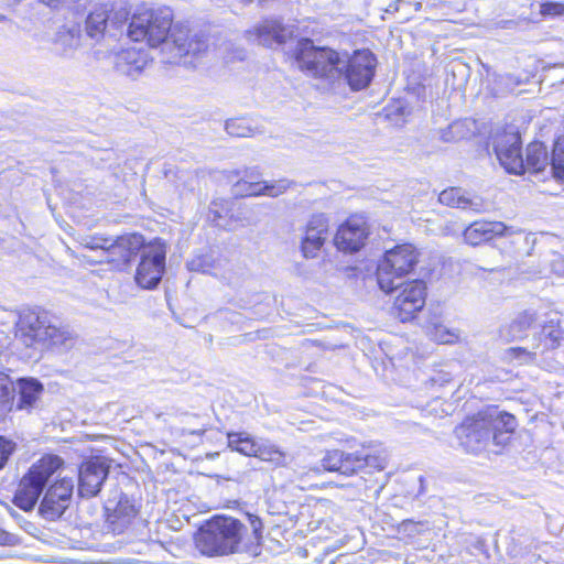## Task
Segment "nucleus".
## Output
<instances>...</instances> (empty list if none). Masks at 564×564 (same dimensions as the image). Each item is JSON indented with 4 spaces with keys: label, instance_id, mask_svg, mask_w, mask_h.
<instances>
[{
    "label": "nucleus",
    "instance_id": "obj_12",
    "mask_svg": "<svg viewBox=\"0 0 564 564\" xmlns=\"http://www.w3.org/2000/svg\"><path fill=\"white\" fill-rule=\"evenodd\" d=\"M51 317L48 313L40 307L23 308L19 313L15 324V336L25 347H33L42 344L46 338Z\"/></svg>",
    "mask_w": 564,
    "mask_h": 564
},
{
    "label": "nucleus",
    "instance_id": "obj_42",
    "mask_svg": "<svg viewBox=\"0 0 564 564\" xmlns=\"http://www.w3.org/2000/svg\"><path fill=\"white\" fill-rule=\"evenodd\" d=\"M207 48L206 41L203 36L194 35L185 46L183 56L193 55L197 56L205 52Z\"/></svg>",
    "mask_w": 564,
    "mask_h": 564
},
{
    "label": "nucleus",
    "instance_id": "obj_6",
    "mask_svg": "<svg viewBox=\"0 0 564 564\" xmlns=\"http://www.w3.org/2000/svg\"><path fill=\"white\" fill-rule=\"evenodd\" d=\"M417 263V252L412 245L397 246L384 253L377 268V281L379 288L390 293L402 285L406 276Z\"/></svg>",
    "mask_w": 564,
    "mask_h": 564
},
{
    "label": "nucleus",
    "instance_id": "obj_26",
    "mask_svg": "<svg viewBox=\"0 0 564 564\" xmlns=\"http://www.w3.org/2000/svg\"><path fill=\"white\" fill-rule=\"evenodd\" d=\"M536 323L541 327L540 339L543 341L544 349L558 347L564 334L561 327L560 314L557 312H550L545 315V318H538Z\"/></svg>",
    "mask_w": 564,
    "mask_h": 564
},
{
    "label": "nucleus",
    "instance_id": "obj_22",
    "mask_svg": "<svg viewBox=\"0 0 564 564\" xmlns=\"http://www.w3.org/2000/svg\"><path fill=\"white\" fill-rule=\"evenodd\" d=\"M516 231L500 221L477 220L463 231L464 241L470 246H479L496 237L511 236Z\"/></svg>",
    "mask_w": 564,
    "mask_h": 564
},
{
    "label": "nucleus",
    "instance_id": "obj_62",
    "mask_svg": "<svg viewBox=\"0 0 564 564\" xmlns=\"http://www.w3.org/2000/svg\"><path fill=\"white\" fill-rule=\"evenodd\" d=\"M561 536L564 540V525L562 527V530H561Z\"/></svg>",
    "mask_w": 564,
    "mask_h": 564
},
{
    "label": "nucleus",
    "instance_id": "obj_25",
    "mask_svg": "<svg viewBox=\"0 0 564 564\" xmlns=\"http://www.w3.org/2000/svg\"><path fill=\"white\" fill-rule=\"evenodd\" d=\"M144 239L140 234H129L110 239L108 262L121 261L129 263L131 257L144 248Z\"/></svg>",
    "mask_w": 564,
    "mask_h": 564
},
{
    "label": "nucleus",
    "instance_id": "obj_29",
    "mask_svg": "<svg viewBox=\"0 0 564 564\" xmlns=\"http://www.w3.org/2000/svg\"><path fill=\"white\" fill-rule=\"evenodd\" d=\"M438 200L441 204L460 208L463 210H473L479 213L481 210L482 204L478 198H469L462 193L460 188L451 187L444 189L438 195Z\"/></svg>",
    "mask_w": 564,
    "mask_h": 564
},
{
    "label": "nucleus",
    "instance_id": "obj_45",
    "mask_svg": "<svg viewBox=\"0 0 564 564\" xmlns=\"http://www.w3.org/2000/svg\"><path fill=\"white\" fill-rule=\"evenodd\" d=\"M540 13L543 17H562L564 15V3L546 1L541 3Z\"/></svg>",
    "mask_w": 564,
    "mask_h": 564
},
{
    "label": "nucleus",
    "instance_id": "obj_49",
    "mask_svg": "<svg viewBox=\"0 0 564 564\" xmlns=\"http://www.w3.org/2000/svg\"><path fill=\"white\" fill-rule=\"evenodd\" d=\"M411 6V2L405 0H392L388 8L386 9V12L388 13H394L401 11L402 7Z\"/></svg>",
    "mask_w": 564,
    "mask_h": 564
},
{
    "label": "nucleus",
    "instance_id": "obj_52",
    "mask_svg": "<svg viewBox=\"0 0 564 564\" xmlns=\"http://www.w3.org/2000/svg\"><path fill=\"white\" fill-rule=\"evenodd\" d=\"M417 524L419 523L414 522L413 520H404L401 525L404 532H414V529L416 528Z\"/></svg>",
    "mask_w": 564,
    "mask_h": 564
},
{
    "label": "nucleus",
    "instance_id": "obj_58",
    "mask_svg": "<svg viewBox=\"0 0 564 564\" xmlns=\"http://www.w3.org/2000/svg\"><path fill=\"white\" fill-rule=\"evenodd\" d=\"M411 6L402 7L401 10L404 11V20H410V11L408 10Z\"/></svg>",
    "mask_w": 564,
    "mask_h": 564
},
{
    "label": "nucleus",
    "instance_id": "obj_21",
    "mask_svg": "<svg viewBox=\"0 0 564 564\" xmlns=\"http://www.w3.org/2000/svg\"><path fill=\"white\" fill-rule=\"evenodd\" d=\"M330 237L328 218L324 214L314 215L306 225L301 251L306 259L316 258Z\"/></svg>",
    "mask_w": 564,
    "mask_h": 564
},
{
    "label": "nucleus",
    "instance_id": "obj_60",
    "mask_svg": "<svg viewBox=\"0 0 564 564\" xmlns=\"http://www.w3.org/2000/svg\"><path fill=\"white\" fill-rule=\"evenodd\" d=\"M254 0H240L245 6L252 3Z\"/></svg>",
    "mask_w": 564,
    "mask_h": 564
},
{
    "label": "nucleus",
    "instance_id": "obj_32",
    "mask_svg": "<svg viewBox=\"0 0 564 564\" xmlns=\"http://www.w3.org/2000/svg\"><path fill=\"white\" fill-rule=\"evenodd\" d=\"M189 30L184 24H171V31L169 33L167 42L163 43L165 47H172L176 51L175 56L182 57L185 51L186 44L189 42Z\"/></svg>",
    "mask_w": 564,
    "mask_h": 564
},
{
    "label": "nucleus",
    "instance_id": "obj_30",
    "mask_svg": "<svg viewBox=\"0 0 564 564\" xmlns=\"http://www.w3.org/2000/svg\"><path fill=\"white\" fill-rule=\"evenodd\" d=\"M47 327V335L42 344L64 350L70 349L75 345L76 337L67 326L56 325L51 319Z\"/></svg>",
    "mask_w": 564,
    "mask_h": 564
},
{
    "label": "nucleus",
    "instance_id": "obj_3",
    "mask_svg": "<svg viewBox=\"0 0 564 564\" xmlns=\"http://www.w3.org/2000/svg\"><path fill=\"white\" fill-rule=\"evenodd\" d=\"M245 529V525L235 518L215 517L196 533V547L208 556L235 553L238 551Z\"/></svg>",
    "mask_w": 564,
    "mask_h": 564
},
{
    "label": "nucleus",
    "instance_id": "obj_36",
    "mask_svg": "<svg viewBox=\"0 0 564 564\" xmlns=\"http://www.w3.org/2000/svg\"><path fill=\"white\" fill-rule=\"evenodd\" d=\"M225 129L228 134L237 138H248L253 135V129L246 118L227 120Z\"/></svg>",
    "mask_w": 564,
    "mask_h": 564
},
{
    "label": "nucleus",
    "instance_id": "obj_38",
    "mask_svg": "<svg viewBox=\"0 0 564 564\" xmlns=\"http://www.w3.org/2000/svg\"><path fill=\"white\" fill-rule=\"evenodd\" d=\"M9 376L4 372H0V421L4 420V417L10 413V406L12 404L9 403L10 391L8 390Z\"/></svg>",
    "mask_w": 564,
    "mask_h": 564
},
{
    "label": "nucleus",
    "instance_id": "obj_47",
    "mask_svg": "<svg viewBox=\"0 0 564 564\" xmlns=\"http://www.w3.org/2000/svg\"><path fill=\"white\" fill-rule=\"evenodd\" d=\"M248 520H249V523H250V527L252 530L253 538L257 541V543H259L260 539L262 536L261 535L262 522L258 517L251 516V514L248 516Z\"/></svg>",
    "mask_w": 564,
    "mask_h": 564
},
{
    "label": "nucleus",
    "instance_id": "obj_19",
    "mask_svg": "<svg viewBox=\"0 0 564 564\" xmlns=\"http://www.w3.org/2000/svg\"><path fill=\"white\" fill-rule=\"evenodd\" d=\"M108 528L113 533H121L138 513L134 501L126 494L119 492L105 503Z\"/></svg>",
    "mask_w": 564,
    "mask_h": 564
},
{
    "label": "nucleus",
    "instance_id": "obj_4",
    "mask_svg": "<svg viewBox=\"0 0 564 564\" xmlns=\"http://www.w3.org/2000/svg\"><path fill=\"white\" fill-rule=\"evenodd\" d=\"M173 22V12L167 7H140L127 22L124 31L132 41H145L156 47L166 41Z\"/></svg>",
    "mask_w": 564,
    "mask_h": 564
},
{
    "label": "nucleus",
    "instance_id": "obj_48",
    "mask_svg": "<svg viewBox=\"0 0 564 564\" xmlns=\"http://www.w3.org/2000/svg\"><path fill=\"white\" fill-rule=\"evenodd\" d=\"M20 543V538L13 533L7 532L6 530L0 528V545H18Z\"/></svg>",
    "mask_w": 564,
    "mask_h": 564
},
{
    "label": "nucleus",
    "instance_id": "obj_14",
    "mask_svg": "<svg viewBox=\"0 0 564 564\" xmlns=\"http://www.w3.org/2000/svg\"><path fill=\"white\" fill-rule=\"evenodd\" d=\"M494 149L500 165L508 173L521 174L524 172L522 142L518 131H506L497 137Z\"/></svg>",
    "mask_w": 564,
    "mask_h": 564
},
{
    "label": "nucleus",
    "instance_id": "obj_46",
    "mask_svg": "<svg viewBox=\"0 0 564 564\" xmlns=\"http://www.w3.org/2000/svg\"><path fill=\"white\" fill-rule=\"evenodd\" d=\"M506 354L509 358L518 360L520 364L529 362L533 359V354L522 347H511Z\"/></svg>",
    "mask_w": 564,
    "mask_h": 564
},
{
    "label": "nucleus",
    "instance_id": "obj_50",
    "mask_svg": "<svg viewBox=\"0 0 564 564\" xmlns=\"http://www.w3.org/2000/svg\"><path fill=\"white\" fill-rule=\"evenodd\" d=\"M216 207H217V203L213 202L210 205V208H209V218L212 219L213 223L216 224V226L221 227L223 225L219 223V219L221 218V214Z\"/></svg>",
    "mask_w": 564,
    "mask_h": 564
},
{
    "label": "nucleus",
    "instance_id": "obj_8",
    "mask_svg": "<svg viewBox=\"0 0 564 564\" xmlns=\"http://www.w3.org/2000/svg\"><path fill=\"white\" fill-rule=\"evenodd\" d=\"M377 67V57L369 50H356L352 54L344 52L339 68L340 76L336 88L347 85L350 90L359 91L371 84Z\"/></svg>",
    "mask_w": 564,
    "mask_h": 564
},
{
    "label": "nucleus",
    "instance_id": "obj_9",
    "mask_svg": "<svg viewBox=\"0 0 564 564\" xmlns=\"http://www.w3.org/2000/svg\"><path fill=\"white\" fill-rule=\"evenodd\" d=\"M128 20V12L124 9L112 11L102 4L96 7L87 15L85 32L88 37L96 42L106 36L117 39L123 34Z\"/></svg>",
    "mask_w": 564,
    "mask_h": 564
},
{
    "label": "nucleus",
    "instance_id": "obj_18",
    "mask_svg": "<svg viewBox=\"0 0 564 564\" xmlns=\"http://www.w3.org/2000/svg\"><path fill=\"white\" fill-rule=\"evenodd\" d=\"M402 291L394 300L393 310L401 322L411 321L415 313L425 305V283L422 280H413L404 283L402 281Z\"/></svg>",
    "mask_w": 564,
    "mask_h": 564
},
{
    "label": "nucleus",
    "instance_id": "obj_34",
    "mask_svg": "<svg viewBox=\"0 0 564 564\" xmlns=\"http://www.w3.org/2000/svg\"><path fill=\"white\" fill-rule=\"evenodd\" d=\"M384 117L395 126H402L411 115V107L403 99L393 100L383 108Z\"/></svg>",
    "mask_w": 564,
    "mask_h": 564
},
{
    "label": "nucleus",
    "instance_id": "obj_51",
    "mask_svg": "<svg viewBox=\"0 0 564 564\" xmlns=\"http://www.w3.org/2000/svg\"><path fill=\"white\" fill-rule=\"evenodd\" d=\"M288 552H291L302 558L307 557V549L303 545H290Z\"/></svg>",
    "mask_w": 564,
    "mask_h": 564
},
{
    "label": "nucleus",
    "instance_id": "obj_1",
    "mask_svg": "<svg viewBox=\"0 0 564 564\" xmlns=\"http://www.w3.org/2000/svg\"><path fill=\"white\" fill-rule=\"evenodd\" d=\"M517 427L516 417L498 406H487L467 417L455 429V435L467 452L484 449L498 453L507 445Z\"/></svg>",
    "mask_w": 564,
    "mask_h": 564
},
{
    "label": "nucleus",
    "instance_id": "obj_23",
    "mask_svg": "<svg viewBox=\"0 0 564 564\" xmlns=\"http://www.w3.org/2000/svg\"><path fill=\"white\" fill-rule=\"evenodd\" d=\"M246 36L259 45L278 47L282 44V23L280 19H264L254 28L247 30Z\"/></svg>",
    "mask_w": 564,
    "mask_h": 564
},
{
    "label": "nucleus",
    "instance_id": "obj_44",
    "mask_svg": "<svg viewBox=\"0 0 564 564\" xmlns=\"http://www.w3.org/2000/svg\"><path fill=\"white\" fill-rule=\"evenodd\" d=\"M84 246L89 249H102L107 254V260L109 259L110 238L88 237L84 240Z\"/></svg>",
    "mask_w": 564,
    "mask_h": 564
},
{
    "label": "nucleus",
    "instance_id": "obj_55",
    "mask_svg": "<svg viewBox=\"0 0 564 564\" xmlns=\"http://www.w3.org/2000/svg\"><path fill=\"white\" fill-rule=\"evenodd\" d=\"M424 482H425V478L423 476H420L419 477L420 488H419V491H417V496H421L422 494H424V491H425Z\"/></svg>",
    "mask_w": 564,
    "mask_h": 564
},
{
    "label": "nucleus",
    "instance_id": "obj_16",
    "mask_svg": "<svg viewBox=\"0 0 564 564\" xmlns=\"http://www.w3.org/2000/svg\"><path fill=\"white\" fill-rule=\"evenodd\" d=\"M74 482L72 479L62 478L52 484L41 503L39 511L47 520H56L63 516L70 505L73 497Z\"/></svg>",
    "mask_w": 564,
    "mask_h": 564
},
{
    "label": "nucleus",
    "instance_id": "obj_53",
    "mask_svg": "<svg viewBox=\"0 0 564 564\" xmlns=\"http://www.w3.org/2000/svg\"><path fill=\"white\" fill-rule=\"evenodd\" d=\"M42 3L50 8L57 9L59 6L66 2V0H40Z\"/></svg>",
    "mask_w": 564,
    "mask_h": 564
},
{
    "label": "nucleus",
    "instance_id": "obj_59",
    "mask_svg": "<svg viewBox=\"0 0 564 564\" xmlns=\"http://www.w3.org/2000/svg\"><path fill=\"white\" fill-rule=\"evenodd\" d=\"M205 432V430H197V431H191V434L202 435Z\"/></svg>",
    "mask_w": 564,
    "mask_h": 564
},
{
    "label": "nucleus",
    "instance_id": "obj_40",
    "mask_svg": "<svg viewBox=\"0 0 564 564\" xmlns=\"http://www.w3.org/2000/svg\"><path fill=\"white\" fill-rule=\"evenodd\" d=\"M213 257L208 253H202L195 256L191 261L187 262V268L191 271L208 273L213 268Z\"/></svg>",
    "mask_w": 564,
    "mask_h": 564
},
{
    "label": "nucleus",
    "instance_id": "obj_35",
    "mask_svg": "<svg viewBox=\"0 0 564 564\" xmlns=\"http://www.w3.org/2000/svg\"><path fill=\"white\" fill-rule=\"evenodd\" d=\"M427 333L435 341L441 344H452L459 338V332L449 328L442 323H435L427 328Z\"/></svg>",
    "mask_w": 564,
    "mask_h": 564
},
{
    "label": "nucleus",
    "instance_id": "obj_61",
    "mask_svg": "<svg viewBox=\"0 0 564 564\" xmlns=\"http://www.w3.org/2000/svg\"><path fill=\"white\" fill-rule=\"evenodd\" d=\"M6 21H8V18L4 14L0 13V22H6Z\"/></svg>",
    "mask_w": 564,
    "mask_h": 564
},
{
    "label": "nucleus",
    "instance_id": "obj_27",
    "mask_svg": "<svg viewBox=\"0 0 564 564\" xmlns=\"http://www.w3.org/2000/svg\"><path fill=\"white\" fill-rule=\"evenodd\" d=\"M536 322L538 317L533 312L524 311L509 324L501 326L499 329V337L505 341L522 339L527 336V332Z\"/></svg>",
    "mask_w": 564,
    "mask_h": 564
},
{
    "label": "nucleus",
    "instance_id": "obj_39",
    "mask_svg": "<svg viewBox=\"0 0 564 564\" xmlns=\"http://www.w3.org/2000/svg\"><path fill=\"white\" fill-rule=\"evenodd\" d=\"M57 45H64L63 54L68 55L79 45V36L75 30L59 32L57 36Z\"/></svg>",
    "mask_w": 564,
    "mask_h": 564
},
{
    "label": "nucleus",
    "instance_id": "obj_37",
    "mask_svg": "<svg viewBox=\"0 0 564 564\" xmlns=\"http://www.w3.org/2000/svg\"><path fill=\"white\" fill-rule=\"evenodd\" d=\"M441 140L444 142H456L467 135L466 124L464 121H454L441 131Z\"/></svg>",
    "mask_w": 564,
    "mask_h": 564
},
{
    "label": "nucleus",
    "instance_id": "obj_57",
    "mask_svg": "<svg viewBox=\"0 0 564 564\" xmlns=\"http://www.w3.org/2000/svg\"><path fill=\"white\" fill-rule=\"evenodd\" d=\"M413 8H414V11H415V12L421 11V10L423 9V2H422V1H415V2L413 3Z\"/></svg>",
    "mask_w": 564,
    "mask_h": 564
},
{
    "label": "nucleus",
    "instance_id": "obj_54",
    "mask_svg": "<svg viewBox=\"0 0 564 564\" xmlns=\"http://www.w3.org/2000/svg\"><path fill=\"white\" fill-rule=\"evenodd\" d=\"M443 6H444V2L437 1V0H427L425 2V9H434V8H438V7H443Z\"/></svg>",
    "mask_w": 564,
    "mask_h": 564
},
{
    "label": "nucleus",
    "instance_id": "obj_56",
    "mask_svg": "<svg viewBox=\"0 0 564 564\" xmlns=\"http://www.w3.org/2000/svg\"><path fill=\"white\" fill-rule=\"evenodd\" d=\"M23 0H4L6 4L8 7H14V6H18L20 2H22Z\"/></svg>",
    "mask_w": 564,
    "mask_h": 564
},
{
    "label": "nucleus",
    "instance_id": "obj_41",
    "mask_svg": "<svg viewBox=\"0 0 564 564\" xmlns=\"http://www.w3.org/2000/svg\"><path fill=\"white\" fill-rule=\"evenodd\" d=\"M17 443L0 435V469H2L10 456L15 452Z\"/></svg>",
    "mask_w": 564,
    "mask_h": 564
},
{
    "label": "nucleus",
    "instance_id": "obj_2",
    "mask_svg": "<svg viewBox=\"0 0 564 564\" xmlns=\"http://www.w3.org/2000/svg\"><path fill=\"white\" fill-rule=\"evenodd\" d=\"M341 55L343 53L332 47L317 46L311 39H303L295 51V63L306 76L319 79L336 89Z\"/></svg>",
    "mask_w": 564,
    "mask_h": 564
},
{
    "label": "nucleus",
    "instance_id": "obj_33",
    "mask_svg": "<svg viewBox=\"0 0 564 564\" xmlns=\"http://www.w3.org/2000/svg\"><path fill=\"white\" fill-rule=\"evenodd\" d=\"M228 446L246 456L257 455L259 445L245 433H228Z\"/></svg>",
    "mask_w": 564,
    "mask_h": 564
},
{
    "label": "nucleus",
    "instance_id": "obj_20",
    "mask_svg": "<svg viewBox=\"0 0 564 564\" xmlns=\"http://www.w3.org/2000/svg\"><path fill=\"white\" fill-rule=\"evenodd\" d=\"M152 62L153 58L148 50L128 47L115 54L113 67L118 74L137 79L152 65Z\"/></svg>",
    "mask_w": 564,
    "mask_h": 564
},
{
    "label": "nucleus",
    "instance_id": "obj_13",
    "mask_svg": "<svg viewBox=\"0 0 564 564\" xmlns=\"http://www.w3.org/2000/svg\"><path fill=\"white\" fill-rule=\"evenodd\" d=\"M110 465L102 456H93L85 459L78 468V495L82 498L96 497L105 484Z\"/></svg>",
    "mask_w": 564,
    "mask_h": 564
},
{
    "label": "nucleus",
    "instance_id": "obj_10",
    "mask_svg": "<svg viewBox=\"0 0 564 564\" xmlns=\"http://www.w3.org/2000/svg\"><path fill=\"white\" fill-rule=\"evenodd\" d=\"M166 248L163 242L155 241L144 247L135 272V282L142 289H154L161 282L165 270Z\"/></svg>",
    "mask_w": 564,
    "mask_h": 564
},
{
    "label": "nucleus",
    "instance_id": "obj_15",
    "mask_svg": "<svg viewBox=\"0 0 564 564\" xmlns=\"http://www.w3.org/2000/svg\"><path fill=\"white\" fill-rule=\"evenodd\" d=\"M8 390L10 391L9 403L12 402L10 412L24 411L31 413L37 409L44 387L34 378H21L17 382L9 378Z\"/></svg>",
    "mask_w": 564,
    "mask_h": 564
},
{
    "label": "nucleus",
    "instance_id": "obj_7",
    "mask_svg": "<svg viewBox=\"0 0 564 564\" xmlns=\"http://www.w3.org/2000/svg\"><path fill=\"white\" fill-rule=\"evenodd\" d=\"M284 511V540L289 542L291 539L297 542L305 538V532H315L317 539H328L327 532H330V521L319 517L321 506H315L312 510L311 506L297 505L291 502L285 506Z\"/></svg>",
    "mask_w": 564,
    "mask_h": 564
},
{
    "label": "nucleus",
    "instance_id": "obj_5",
    "mask_svg": "<svg viewBox=\"0 0 564 564\" xmlns=\"http://www.w3.org/2000/svg\"><path fill=\"white\" fill-rule=\"evenodd\" d=\"M62 465L63 460L58 456L42 457L20 480L13 499L14 505L24 511L32 510L44 488Z\"/></svg>",
    "mask_w": 564,
    "mask_h": 564
},
{
    "label": "nucleus",
    "instance_id": "obj_11",
    "mask_svg": "<svg viewBox=\"0 0 564 564\" xmlns=\"http://www.w3.org/2000/svg\"><path fill=\"white\" fill-rule=\"evenodd\" d=\"M547 165H550L554 178L564 181V139L555 141L550 160L546 147L542 142H533L528 145L524 171L528 169L533 173H539L544 171Z\"/></svg>",
    "mask_w": 564,
    "mask_h": 564
},
{
    "label": "nucleus",
    "instance_id": "obj_28",
    "mask_svg": "<svg viewBox=\"0 0 564 564\" xmlns=\"http://www.w3.org/2000/svg\"><path fill=\"white\" fill-rule=\"evenodd\" d=\"M321 464L326 471H336L345 476L355 474L354 453H345L340 449L327 451Z\"/></svg>",
    "mask_w": 564,
    "mask_h": 564
},
{
    "label": "nucleus",
    "instance_id": "obj_24",
    "mask_svg": "<svg viewBox=\"0 0 564 564\" xmlns=\"http://www.w3.org/2000/svg\"><path fill=\"white\" fill-rule=\"evenodd\" d=\"M234 193L240 196H269L276 197L282 191L275 183H269L258 180L254 171H247L243 178L234 185Z\"/></svg>",
    "mask_w": 564,
    "mask_h": 564
},
{
    "label": "nucleus",
    "instance_id": "obj_17",
    "mask_svg": "<svg viewBox=\"0 0 564 564\" xmlns=\"http://www.w3.org/2000/svg\"><path fill=\"white\" fill-rule=\"evenodd\" d=\"M369 236L367 221L362 216H351L339 226L334 236V245L339 251L354 253L359 251Z\"/></svg>",
    "mask_w": 564,
    "mask_h": 564
},
{
    "label": "nucleus",
    "instance_id": "obj_31",
    "mask_svg": "<svg viewBox=\"0 0 564 564\" xmlns=\"http://www.w3.org/2000/svg\"><path fill=\"white\" fill-rule=\"evenodd\" d=\"M387 458L381 454H375L369 448L362 447L354 453L355 473L368 468L369 470H382L386 468Z\"/></svg>",
    "mask_w": 564,
    "mask_h": 564
},
{
    "label": "nucleus",
    "instance_id": "obj_43",
    "mask_svg": "<svg viewBox=\"0 0 564 564\" xmlns=\"http://www.w3.org/2000/svg\"><path fill=\"white\" fill-rule=\"evenodd\" d=\"M452 375L449 372L437 370L425 382L427 388L435 389L442 388L452 382Z\"/></svg>",
    "mask_w": 564,
    "mask_h": 564
}]
</instances>
